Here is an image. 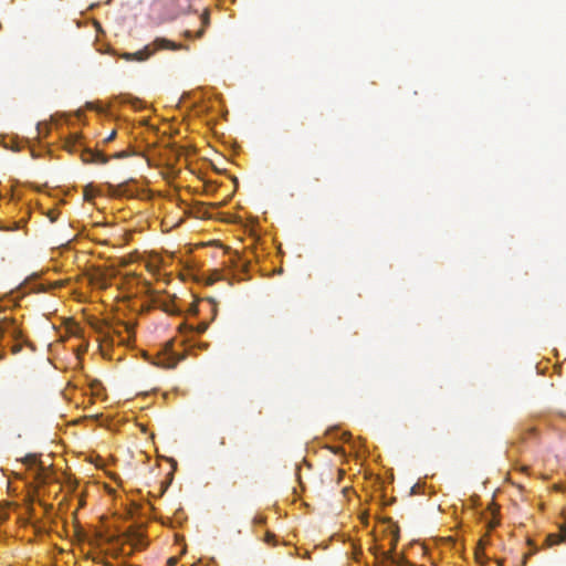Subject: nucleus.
Segmentation results:
<instances>
[{
	"instance_id": "14",
	"label": "nucleus",
	"mask_w": 566,
	"mask_h": 566,
	"mask_svg": "<svg viewBox=\"0 0 566 566\" xmlns=\"http://www.w3.org/2000/svg\"><path fill=\"white\" fill-rule=\"evenodd\" d=\"M191 312H192V313H195V314H197V313H198V308H197V305H196V304H193V305L191 306Z\"/></svg>"
},
{
	"instance_id": "12",
	"label": "nucleus",
	"mask_w": 566,
	"mask_h": 566,
	"mask_svg": "<svg viewBox=\"0 0 566 566\" xmlns=\"http://www.w3.org/2000/svg\"><path fill=\"white\" fill-rule=\"evenodd\" d=\"M125 156H126V154L124 151L117 153V154L114 155L115 158H123Z\"/></svg>"
},
{
	"instance_id": "3",
	"label": "nucleus",
	"mask_w": 566,
	"mask_h": 566,
	"mask_svg": "<svg viewBox=\"0 0 566 566\" xmlns=\"http://www.w3.org/2000/svg\"><path fill=\"white\" fill-rule=\"evenodd\" d=\"M126 542L132 545L135 549H142L146 546L145 536L136 530H128L124 534Z\"/></svg>"
},
{
	"instance_id": "5",
	"label": "nucleus",
	"mask_w": 566,
	"mask_h": 566,
	"mask_svg": "<svg viewBox=\"0 0 566 566\" xmlns=\"http://www.w3.org/2000/svg\"><path fill=\"white\" fill-rule=\"evenodd\" d=\"M178 13H187L191 10V0H174Z\"/></svg>"
},
{
	"instance_id": "16",
	"label": "nucleus",
	"mask_w": 566,
	"mask_h": 566,
	"mask_svg": "<svg viewBox=\"0 0 566 566\" xmlns=\"http://www.w3.org/2000/svg\"><path fill=\"white\" fill-rule=\"evenodd\" d=\"M207 301H208L211 305H213V306L216 305V304H214V301H213L212 298H207Z\"/></svg>"
},
{
	"instance_id": "6",
	"label": "nucleus",
	"mask_w": 566,
	"mask_h": 566,
	"mask_svg": "<svg viewBox=\"0 0 566 566\" xmlns=\"http://www.w3.org/2000/svg\"><path fill=\"white\" fill-rule=\"evenodd\" d=\"M210 23V17H209V11L208 9H206L203 11V13L201 14V24H202V28L197 32L196 36L197 38H201L205 33V28L208 27Z\"/></svg>"
},
{
	"instance_id": "1",
	"label": "nucleus",
	"mask_w": 566,
	"mask_h": 566,
	"mask_svg": "<svg viewBox=\"0 0 566 566\" xmlns=\"http://www.w3.org/2000/svg\"><path fill=\"white\" fill-rule=\"evenodd\" d=\"M181 49L187 50L188 46L180 44V43H176V42L170 41L165 38H157L154 40V42L151 44L146 45L143 50H139L134 53H124L122 55V57L125 59L126 61L143 62V61L149 59L158 50L177 51V50H181Z\"/></svg>"
},
{
	"instance_id": "2",
	"label": "nucleus",
	"mask_w": 566,
	"mask_h": 566,
	"mask_svg": "<svg viewBox=\"0 0 566 566\" xmlns=\"http://www.w3.org/2000/svg\"><path fill=\"white\" fill-rule=\"evenodd\" d=\"M562 516L565 522L559 525V532L547 535L546 542L549 546L557 545L566 541V510L562 511Z\"/></svg>"
},
{
	"instance_id": "19",
	"label": "nucleus",
	"mask_w": 566,
	"mask_h": 566,
	"mask_svg": "<svg viewBox=\"0 0 566 566\" xmlns=\"http://www.w3.org/2000/svg\"><path fill=\"white\" fill-rule=\"evenodd\" d=\"M169 563H170L171 565H174V564L176 563V560H175L174 558H170V559H169Z\"/></svg>"
},
{
	"instance_id": "10",
	"label": "nucleus",
	"mask_w": 566,
	"mask_h": 566,
	"mask_svg": "<svg viewBox=\"0 0 566 566\" xmlns=\"http://www.w3.org/2000/svg\"><path fill=\"white\" fill-rule=\"evenodd\" d=\"M116 136V132L115 130H112L111 134L105 138V142L108 143L111 140H113Z\"/></svg>"
},
{
	"instance_id": "17",
	"label": "nucleus",
	"mask_w": 566,
	"mask_h": 566,
	"mask_svg": "<svg viewBox=\"0 0 566 566\" xmlns=\"http://www.w3.org/2000/svg\"><path fill=\"white\" fill-rule=\"evenodd\" d=\"M88 196H91V192H87V190H85V198L88 199Z\"/></svg>"
},
{
	"instance_id": "9",
	"label": "nucleus",
	"mask_w": 566,
	"mask_h": 566,
	"mask_svg": "<svg viewBox=\"0 0 566 566\" xmlns=\"http://www.w3.org/2000/svg\"><path fill=\"white\" fill-rule=\"evenodd\" d=\"M390 534H391V548H392L394 547V542H396L397 538H398V526L396 524H394L392 521H391Z\"/></svg>"
},
{
	"instance_id": "11",
	"label": "nucleus",
	"mask_w": 566,
	"mask_h": 566,
	"mask_svg": "<svg viewBox=\"0 0 566 566\" xmlns=\"http://www.w3.org/2000/svg\"><path fill=\"white\" fill-rule=\"evenodd\" d=\"M25 462H27V463H30V464H31V463H34V462H35V458H34V455H28V457L25 458Z\"/></svg>"
},
{
	"instance_id": "13",
	"label": "nucleus",
	"mask_w": 566,
	"mask_h": 566,
	"mask_svg": "<svg viewBox=\"0 0 566 566\" xmlns=\"http://www.w3.org/2000/svg\"><path fill=\"white\" fill-rule=\"evenodd\" d=\"M273 537H274V535H273V534L268 533V534H266V538H265V541H266V542H270V541H271V538H273Z\"/></svg>"
},
{
	"instance_id": "18",
	"label": "nucleus",
	"mask_w": 566,
	"mask_h": 566,
	"mask_svg": "<svg viewBox=\"0 0 566 566\" xmlns=\"http://www.w3.org/2000/svg\"><path fill=\"white\" fill-rule=\"evenodd\" d=\"M88 196H91V192H87V190H85V198L88 199Z\"/></svg>"
},
{
	"instance_id": "4",
	"label": "nucleus",
	"mask_w": 566,
	"mask_h": 566,
	"mask_svg": "<svg viewBox=\"0 0 566 566\" xmlns=\"http://www.w3.org/2000/svg\"><path fill=\"white\" fill-rule=\"evenodd\" d=\"M81 158L84 163H93V164H106L108 161V157L103 153L92 149L83 150Z\"/></svg>"
},
{
	"instance_id": "20",
	"label": "nucleus",
	"mask_w": 566,
	"mask_h": 566,
	"mask_svg": "<svg viewBox=\"0 0 566 566\" xmlns=\"http://www.w3.org/2000/svg\"><path fill=\"white\" fill-rule=\"evenodd\" d=\"M220 443H221V446H224V444H226V440H224V438H222V439H221V442H220Z\"/></svg>"
},
{
	"instance_id": "15",
	"label": "nucleus",
	"mask_w": 566,
	"mask_h": 566,
	"mask_svg": "<svg viewBox=\"0 0 566 566\" xmlns=\"http://www.w3.org/2000/svg\"><path fill=\"white\" fill-rule=\"evenodd\" d=\"M185 36L190 39L192 36L191 31H185Z\"/></svg>"
},
{
	"instance_id": "8",
	"label": "nucleus",
	"mask_w": 566,
	"mask_h": 566,
	"mask_svg": "<svg viewBox=\"0 0 566 566\" xmlns=\"http://www.w3.org/2000/svg\"><path fill=\"white\" fill-rule=\"evenodd\" d=\"M207 328H208V323L207 322H201L196 327H190V329L195 331L197 334L205 333L207 331Z\"/></svg>"
},
{
	"instance_id": "7",
	"label": "nucleus",
	"mask_w": 566,
	"mask_h": 566,
	"mask_svg": "<svg viewBox=\"0 0 566 566\" xmlns=\"http://www.w3.org/2000/svg\"><path fill=\"white\" fill-rule=\"evenodd\" d=\"M490 510H491V513H492V515H493V518H492L491 521H489V522H488V527H489L490 530H493V528H494V527H496V525L499 524V520H496V517H495V514L497 513V510H499V509H497V506H496L494 503H492V504L490 505Z\"/></svg>"
}]
</instances>
